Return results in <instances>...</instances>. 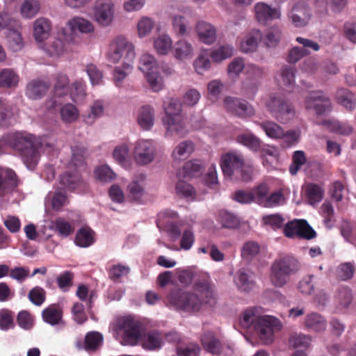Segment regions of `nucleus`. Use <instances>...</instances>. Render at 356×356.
<instances>
[{"label": "nucleus", "mask_w": 356, "mask_h": 356, "mask_svg": "<svg viewBox=\"0 0 356 356\" xmlns=\"http://www.w3.org/2000/svg\"><path fill=\"white\" fill-rule=\"evenodd\" d=\"M193 289V292H190L173 289L168 296V300L176 309L189 313L216 305L217 296L208 277L197 280Z\"/></svg>", "instance_id": "obj_1"}, {"label": "nucleus", "mask_w": 356, "mask_h": 356, "mask_svg": "<svg viewBox=\"0 0 356 356\" xmlns=\"http://www.w3.org/2000/svg\"><path fill=\"white\" fill-rule=\"evenodd\" d=\"M239 325L254 336H257L264 344L274 340L275 332L282 329L280 321L272 316H259L256 307L245 310L239 318Z\"/></svg>", "instance_id": "obj_2"}, {"label": "nucleus", "mask_w": 356, "mask_h": 356, "mask_svg": "<svg viewBox=\"0 0 356 356\" xmlns=\"http://www.w3.org/2000/svg\"><path fill=\"white\" fill-rule=\"evenodd\" d=\"M10 145L17 152L26 166L34 170L40 156L35 137L27 133H16L10 138Z\"/></svg>", "instance_id": "obj_3"}, {"label": "nucleus", "mask_w": 356, "mask_h": 356, "mask_svg": "<svg viewBox=\"0 0 356 356\" xmlns=\"http://www.w3.org/2000/svg\"><path fill=\"white\" fill-rule=\"evenodd\" d=\"M300 268L299 261L290 254H280L272 263L270 266V281L276 287L284 286L290 276L296 274Z\"/></svg>", "instance_id": "obj_4"}, {"label": "nucleus", "mask_w": 356, "mask_h": 356, "mask_svg": "<svg viewBox=\"0 0 356 356\" xmlns=\"http://www.w3.org/2000/svg\"><path fill=\"white\" fill-rule=\"evenodd\" d=\"M265 105L272 117L282 124L287 123L296 116L294 105L282 93L269 94Z\"/></svg>", "instance_id": "obj_5"}, {"label": "nucleus", "mask_w": 356, "mask_h": 356, "mask_svg": "<svg viewBox=\"0 0 356 356\" xmlns=\"http://www.w3.org/2000/svg\"><path fill=\"white\" fill-rule=\"evenodd\" d=\"M124 56V61L133 62L135 58L134 47L123 36L116 37L110 44L106 54L107 60L118 63Z\"/></svg>", "instance_id": "obj_6"}, {"label": "nucleus", "mask_w": 356, "mask_h": 356, "mask_svg": "<svg viewBox=\"0 0 356 356\" xmlns=\"http://www.w3.org/2000/svg\"><path fill=\"white\" fill-rule=\"evenodd\" d=\"M139 69L146 74L147 81L154 92L163 88L162 77L158 73V65L155 58L149 54H144L140 58Z\"/></svg>", "instance_id": "obj_7"}, {"label": "nucleus", "mask_w": 356, "mask_h": 356, "mask_svg": "<svg viewBox=\"0 0 356 356\" xmlns=\"http://www.w3.org/2000/svg\"><path fill=\"white\" fill-rule=\"evenodd\" d=\"M118 330L121 332L122 343L136 346L141 337V323L131 316L124 317L120 322Z\"/></svg>", "instance_id": "obj_8"}, {"label": "nucleus", "mask_w": 356, "mask_h": 356, "mask_svg": "<svg viewBox=\"0 0 356 356\" xmlns=\"http://www.w3.org/2000/svg\"><path fill=\"white\" fill-rule=\"evenodd\" d=\"M284 234L288 238L298 237L307 240L316 236V232L304 219H294L288 222L284 227Z\"/></svg>", "instance_id": "obj_9"}, {"label": "nucleus", "mask_w": 356, "mask_h": 356, "mask_svg": "<svg viewBox=\"0 0 356 356\" xmlns=\"http://www.w3.org/2000/svg\"><path fill=\"white\" fill-rule=\"evenodd\" d=\"M94 20L99 26H109L115 17V6L112 0H97L93 7Z\"/></svg>", "instance_id": "obj_10"}, {"label": "nucleus", "mask_w": 356, "mask_h": 356, "mask_svg": "<svg viewBox=\"0 0 356 356\" xmlns=\"http://www.w3.org/2000/svg\"><path fill=\"white\" fill-rule=\"evenodd\" d=\"M305 106L307 111L318 115H323L331 109L330 100L322 91L310 92L305 99Z\"/></svg>", "instance_id": "obj_11"}, {"label": "nucleus", "mask_w": 356, "mask_h": 356, "mask_svg": "<svg viewBox=\"0 0 356 356\" xmlns=\"http://www.w3.org/2000/svg\"><path fill=\"white\" fill-rule=\"evenodd\" d=\"M171 106L165 108V116L163 118V123L166 130L165 134L169 136L183 137L186 133L185 124L181 114L172 113Z\"/></svg>", "instance_id": "obj_12"}, {"label": "nucleus", "mask_w": 356, "mask_h": 356, "mask_svg": "<svg viewBox=\"0 0 356 356\" xmlns=\"http://www.w3.org/2000/svg\"><path fill=\"white\" fill-rule=\"evenodd\" d=\"M145 179L144 174L136 175L126 189L127 197L130 202L143 204L146 196Z\"/></svg>", "instance_id": "obj_13"}, {"label": "nucleus", "mask_w": 356, "mask_h": 356, "mask_svg": "<svg viewBox=\"0 0 356 356\" xmlns=\"http://www.w3.org/2000/svg\"><path fill=\"white\" fill-rule=\"evenodd\" d=\"M223 102L225 110L239 118H245L254 115V108L245 99L226 97Z\"/></svg>", "instance_id": "obj_14"}, {"label": "nucleus", "mask_w": 356, "mask_h": 356, "mask_svg": "<svg viewBox=\"0 0 356 356\" xmlns=\"http://www.w3.org/2000/svg\"><path fill=\"white\" fill-rule=\"evenodd\" d=\"M244 160L241 154L236 152H228L222 154L220 159V167L223 174L232 177L235 172L243 168Z\"/></svg>", "instance_id": "obj_15"}, {"label": "nucleus", "mask_w": 356, "mask_h": 356, "mask_svg": "<svg viewBox=\"0 0 356 356\" xmlns=\"http://www.w3.org/2000/svg\"><path fill=\"white\" fill-rule=\"evenodd\" d=\"M288 17L294 26L305 27L311 19L312 11L304 2H298L292 8Z\"/></svg>", "instance_id": "obj_16"}, {"label": "nucleus", "mask_w": 356, "mask_h": 356, "mask_svg": "<svg viewBox=\"0 0 356 356\" xmlns=\"http://www.w3.org/2000/svg\"><path fill=\"white\" fill-rule=\"evenodd\" d=\"M134 159L140 165H146L152 162L154 157V147L152 141L140 140L135 146Z\"/></svg>", "instance_id": "obj_17"}, {"label": "nucleus", "mask_w": 356, "mask_h": 356, "mask_svg": "<svg viewBox=\"0 0 356 356\" xmlns=\"http://www.w3.org/2000/svg\"><path fill=\"white\" fill-rule=\"evenodd\" d=\"M49 88V82L40 79H33L27 83L25 95L30 99H40L47 95Z\"/></svg>", "instance_id": "obj_18"}, {"label": "nucleus", "mask_w": 356, "mask_h": 356, "mask_svg": "<svg viewBox=\"0 0 356 356\" xmlns=\"http://www.w3.org/2000/svg\"><path fill=\"white\" fill-rule=\"evenodd\" d=\"M255 16L261 24H266L268 21L280 17V11L277 8H273L268 5L260 2L254 6Z\"/></svg>", "instance_id": "obj_19"}, {"label": "nucleus", "mask_w": 356, "mask_h": 356, "mask_svg": "<svg viewBox=\"0 0 356 356\" xmlns=\"http://www.w3.org/2000/svg\"><path fill=\"white\" fill-rule=\"evenodd\" d=\"M44 53L49 57L58 58L66 51L65 42L59 38H51L47 42H42L39 44Z\"/></svg>", "instance_id": "obj_20"}, {"label": "nucleus", "mask_w": 356, "mask_h": 356, "mask_svg": "<svg viewBox=\"0 0 356 356\" xmlns=\"http://www.w3.org/2000/svg\"><path fill=\"white\" fill-rule=\"evenodd\" d=\"M63 314V308L59 304H51L42 312L43 321L51 325L61 324Z\"/></svg>", "instance_id": "obj_21"}, {"label": "nucleus", "mask_w": 356, "mask_h": 356, "mask_svg": "<svg viewBox=\"0 0 356 356\" xmlns=\"http://www.w3.org/2000/svg\"><path fill=\"white\" fill-rule=\"evenodd\" d=\"M202 346L205 351L212 355H220L222 346L220 339L212 332H207L200 338Z\"/></svg>", "instance_id": "obj_22"}, {"label": "nucleus", "mask_w": 356, "mask_h": 356, "mask_svg": "<svg viewBox=\"0 0 356 356\" xmlns=\"http://www.w3.org/2000/svg\"><path fill=\"white\" fill-rule=\"evenodd\" d=\"M51 30V23L48 19L40 17L34 22L33 35L38 44L48 39Z\"/></svg>", "instance_id": "obj_23"}, {"label": "nucleus", "mask_w": 356, "mask_h": 356, "mask_svg": "<svg viewBox=\"0 0 356 356\" xmlns=\"http://www.w3.org/2000/svg\"><path fill=\"white\" fill-rule=\"evenodd\" d=\"M262 38L261 32L258 29L250 31L240 42L241 50L244 53L254 51Z\"/></svg>", "instance_id": "obj_24"}, {"label": "nucleus", "mask_w": 356, "mask_h": 356, "mask_svg": "<svg viewBox=\"0 0 356 356\" xmlns=\"http://www.w3.org/2000/svg\"><path fill=\"white\" fill-rule=\"evenodd\" d=\"M155 112L152 106L145 105L138 112L137 121L143 130H150L154 124Z\"/></svg>", "instance_id": "obj_25"}, {"label": "nucleus", "mask_w": 356, "mask_h": 356, "mask_svg": "<svg viewBox=\"0 0 356 356\" xmlns=\"http://www.w3.org/2000/svg\"><path fill=\"white\" fill-rule=\"evenodd\" d=\"M303 325L309 331L322 332L326 328L327 321L321 314L311 312L305 316Z\"/></svg>", "instance_id": "obj_26"}, {"label": "nucleus", "mask_w": 356, "mask_h": 356, "mask_svg": "<svg viewBox=\"0 0 356 356\" xmlns=\"http://www.w3.org/2000/svg\"><path fill=\"white\" fill-rule=\"evenodd\" d=\"M196 31L200 40L202 42L211 44L216 41V30L211 24L205 22H199L196 25Z\"/></svg>", "instance_id": "obj_27"}, {"label": "nucleus", "mask_w": 356, "mask_h": 356, "mask_svg": "<svg viewBox=\"0 0 356 356\" xmlns=\"http://www.w3.org/2000/svg\"><path fill=\"white\" fill-rule=\"evenodd\" d=\"M172 51L174 57L179 60H188L193 56L192 44L184 39L178 40L173 46Z\"/></svg>", "instance_id": "obj_28"}, {"label": "nucleus", "mask_w": 356, "mask_h": 356, "mask_svg": "<svg viewBox=\"0 0 356 356\" xmlns=\"http://www.w3.org/2000/svg\"><path fill=\"white\" fill-rule=\"evenodd\" d=\"M83 182V180L79 173L76 172L70 173L65 172L60 177V184L61 190H68L73 191Z\"/></svg>", "instance_id": "obj_29"}, {"label": "nucleus", "mask_w": 356, "mask_h": 356, "mask_svg": "<svg viewBox=\"0 0 356 356\" xmlns=\"http://www.w3.org/2000/svg\"><path fill=\"white\" fill-rule=\"evenodd\" d=\"M94 234V232L90 227H81L76 234L75 244L81 248L90 246L95 242Z\"/></svg>", "instance_id": "obj_30"}, {"label": "nucleus", "mask_w": 356, "mask_h": 356, "mask_svg": "<svg viewBox=\"0 0 356 356\" xmlns=\"http://www.w3.org/2000/svg\"><path fill=\"white\" fill-rule=\"evenodd\" d=\"M19 75L10 69H3L0 72V88H12L17 86Z\"/></svg>", "instance_id": "obj_31"}, {"label": "nucleus", "mask_w": 356, "mask_h": 356, "mask_svg": "<svg viewBox=\"0 0 356 356\" xmlns=\"http://www.w3.org/2000/svg\"><path fill=\"white\" fill-rule=\"evenodd\" d=\"M162 345L163 334L155 330L149 332L143 342V347L149 350L159 349Z\"/></svg>", "instance_id": "obj_32"}, {"label": "nucleus", "mask_w": 356, "mask_h": 356, "mask_svg": "<svg viewBox=\"0 0 356 356\" xmlns=\"http://www.w3.org/2000/svg\"><path fill=\"white\" fill-rule=\"evenodd\" d=\"M337 102L348 111H353L356 106L355 95L346 89H339L337 92Z\"/></svg>", "instance_id": "obj_33"}, {"label": "nucleus", "mask_w": 356, "mask_h": 356, "mask_svg": "<svg viewBox=\"0 0 356 356\" xmlns=\"http://www.w3.org/2000/svg\"><path fill=\"white\" fill-rule=\"evenodd\" d=\"M260 127L266 134L272 139H281L284 134V129L273 121L262 122Z\"/></svg>", "instance_id": "obj_34"}, {"label": "nucleus", "mask_w": 356, "mask_h": 356, "mask_svg": "<svg viewBox=\"0 0 356 356\" xmlns=\"http://www.w3.org/2000/svg\"><path fill=\"white\" fill-rule=\"evenodd\" d=\"M67 25L72 32L78 30L81 33H92L94 31L92 24L90 21L82 17H74L68 21Z\"/></svg>", "instance_id": "obj_35"}, {"label": "nucleus", "mask_w": 356, "mask_h": 356, "mask_svg": "<svg viewBox=\"0 0 356 356\" xmlns=\"http://www.w3.org/2000/svg\"><path fill=\"white\" fill-rule=\"evenodd\" d=\"M86 83L81 79L75 81L71 86L70 96L76 104L82 103L86 96Z\"/></svg>", "instance_id": "obj_36"}, {"label": "nucleus", "mask_w": 356, "mask_h": 356, "mask_svg": "<svg viewBox=\"0 0 356 356\" xmlns=\"http://www.w3.org/2000/svg\"><path fill=\"white\" fill-rule=\"evenodd\" d=\"M202 164L199 160L187 161L182 169L179 171V175L184 177H193L198 176L202 173Z\"/></svg>", "instance_id": "obj_37"}, {"label": "nucleus", "mask_w": 356, "mask_h": 356, "mask_svg": "<svg viewBox=\"0 0 356 356\" xmlns=\"http://www.w3.org/2000/svg\"><path fill=\"white\" fill-rule=\"evenodd\" d=\"M177 356H199L201 348L199 344L194 341H186L177 346Z\"/></svg>", "instance_id": "obj_38"}, {"label": "nucleus", "mask_w": 356, "mask_h": 356, "mask_svg": "<svg viewBox=\"0 0 356 356\" xmlns=\"http://www.w3.org/2000/svg\"><path fill=\"white\" fill-rule=\"evenodd\" d=\"M103 336L98 332H90L84 339V349L88 351H95L102 344Z\"/></svg>", "instance_id": "obj_39"}, {"label": "nucleus", "mask_w": 356, "mask_h": 356, "mask_svg": "<svg viewBox=\"0 0 356 356\" xmlns=\"http://www.w3.org/2000/svg\"><path fill=\"white\" fill-rule=\"evenodd\" d=\"M154 47L159 54L167 55L172 49V39L166 34L161 35L154 40Z\"/></svg>", "instance_id": "obj_40"}, {"label": "nucleus", "mask_w": 356, "mask_h": 356, "mask_svg": "<svg viewBox=\"0 0 356 356\" xmlns=\"http://www.w3.org/2000/svg\"><path fill=\"white\" fill-rule=\"evenodd\" d=\"M325 124L330 131L339 135L348 136L353 131V127L346 122L337 120H330L325 122Z\"/></svg>", "instance_id": "obj_41"}, {"label": "nucleus", "mask_w": 356, "mask_h": 356, "mask_svg": "<svg viewBox=\"0 0 356 356\" xmlns=\"http://www.w3.org/2000/svg\"><path fill=\"white\" fill-rule=\"evenodd\" d=\"M305 193L309 204H314L321 201L324 191L318 184L311 183L306 185Z\"/></svg>", "instance_id": "obj_42"}, {"label": "nucleus", "mask_w": 356, "mask_h": 356, "mask_svg": "<svg viewBox=\"0 0 356 356\" xmlns=\"http://www.w3.org/2000/svg\"><path fill=\"white\" fill-rule=\"evenodd\" d=\"M234 55V47L229 44L222 45L210 53L213 62L220 63Z\"/></svg>", "instance_id": "obj_43"}, {"label": "nucleus", "mask_w": 356, "mask_h": 356, "mask_svg": "<svg viewBox=\"0 0 356 356\" xmlns=\"http://www.w3.org/2000/svg\"><path fill=\"white\" fill-rule=\"evenodd\" d=\"M194 150L193 143L188 140L180 143L173 150L172 156L175 160L187 158Z\"/></svg>", "instance_id": "obj_44"}, {"label": "nucleus", "mask_w": 356, "mask_h": 356, "mask_svg": "<svg viewBox=\"0 0 356 356\" xmlns=\"http://www.w3.org/2000/svg\"><path fill=\"white\" fill-rule=\"evenodd\" d=\"M234 282L237 287L243 291H250L254 286V282L246 273L239 270L237 272Z\"/></svg>", "instance_id": "obj_45"}, {"label": "nucleus", "mask_w": 356, "mask_h": 356, "mask_svg": "<svg viewBox=\"0 0 356 356\" xmlns=\"http://www.w3.org/2000/svg\"><path fill=\"white\" fill-rule=\"evenodd\" d=\"M237 142L248 147L252 151H258L261 145L259 138L252 134H242L237 136Z\"/></svg>", "instance_id": "obj_46"}, {"label": "nucleus", "mask_w": 356, "mask_h": 356, "mask_svg": "<svg viewBox=\"0 0 356 356\" xmlns=\"http://www.w3.org/2000/svg\"><path fill=\"white\" fill-rule=\"evenodd\" d=\"M132 63L124 61L121 67H116L113 71V79L117 86H120L122 81L132 71Z\"/></svg>", "instance_id": "obj_47"}, {"label": "nucleus", "mask_w": 356, "mask_h": 356, "mask_svg": "<svg viewBox=\"0 0 356 356\" xmlns=\"http://www.w3.org/2000/svg\"><path fill=\"white\" fill-rule=\"evenodd\" d=\"M15 314L8 309H0V330L8 331L15 327Z\"/></svg>", "instance_id": "obj_48"}, {"label": "nucleus", "mask_w": 356, "mask_h": 356, "mask_svg": "<svg viewBox=\"0 0 356 356\" xmlns=\"http://www.w3.org/2000/svg\"><path fill=\"white\" fill-rule=\"evenodd\" d=\"M40 7L37 0H25L21 6V14L24 18L31 19L38 13Z\"/></svg>", "instance_id": "obj_49"}, {"label": "nucleus", "mask_w": 356, "mask_h": 356, "mask_svg": "<svg viewBox=\"0 0 356 356\" xmlns=\"http://www.w3.org/2000/svg\"><path fill=\"white\" fill-rule=\"evenodd\" d=\"M74 273L66 270L59 274L56 278L58 287L63 292H67L73 286Z\"/></svg>", "instance_id": "obj_50"}, {"label": "nucleus", "mask_w": 356, "mask_h": 356, "mask_svg": "<svg viewBox=\"0 0 356 356\" xmlns=\"http://www.w3.org/2000/svg\"><path fill=\"white\" fill-rule=\"evenodd\" d=\"M70 79L65 74H59L56 76V81L54 86V93L56 96L63 97L69 91Z\"/></svg>", "instance_id": "obj_51"}, {"label": "nucleus", "mask_w": 356, "mask_h": 356, "mask_svg": "<svg viewBox=\"0 0 356 356\" xmlns=\"http://www.w3.org/2000/svg\"><path fill=\"white\" fill-rule=\"evenodd\" d=\"M54 227L58 234L63 237L70 236L74 231V225L61 217L56 218Z\"/></svg>", "instance_id": "obj_52"}, {"label": "nucleus", "mask_w": 356, "mask_h": 356, "mask_svg": "<svg viewBox=\"0 0 356 356\" xmlns=\"http://www.w3.org/2000/svg\"><path fill=\"white\" fill-rule=\"evenodd\" d=\"M285 197L282 191H276L269 193L262 207L266 208H275L283 205Z\"/></svg>", "instance_id": "obj_53"}, {"label": "nucleus", "mask_w": 356, "mask_h": 356, "mask_svg": "<svg viewBox=\"0 0 356 356\" xmlns=\"http://www.w3.org/2000/svg\"><path fill=\"white\" fill-rule=\"evenodd\" d=\"M252 191L254 195V202L262 207L269 194V186L266 183H261L252 188Z\"/></svg>", "instance_id": "obj_54"}, {"label": "nucleus", "mask_w": 356, "mask_h": 356, "mask_svg": "<svg viewBox=\"0 0 356 356\" xmlns=\"http://www.w3.org/2000/svg\"><path fill=\"white\" fill-rule=\"evenodd\" d=\"M306 156L303 151H295L292 156V163L289 167L290 173L292 175H296L301 166L306 163Z\"/></svg>", "instance_id": "obj_55"}, {"label": "nucleus", "mask_w": 356, "mask_h": 356, "mask_svg": "<svg viewBox=\"0 0 356 356\" xmlns=\"http://www.w3.org/2000/svg\"><path fill=\"white\" fill-rule=\"evenodd\" d=\"M28 297L33 305L40 306L46 300V291L42 287L37 286L30 290Z\"/></svg>", "instance_id": "obj_56"}, {"label": "nucleus", "mask_w": 356, "mask_h": 356, "mask_svg": "<svg viewBox=\"0 0 356 356\" xmlns=\"http://www.w3.org/2000/svg\"><path fill=\"white\" fill-rule=\"evenodd\" d=\"M259 251L260 246L257 242L247 241L241 249V257L245 259H250L258 254Z\"/></svg>", "instance_id": "obj_57"}, {"label": "nucleus", "mask_w": 356, "mask_h": 356, "mask_svg": "<svg viewBox=\"0 0 356 356\" xmlns=\"http://www.w3.org/2000/svg\"><path fill=\"white\" fill-rule=\"evenodd\" d=\"M245 67V63L241 58H235L229 64L227 67L228 76L233 79L238 77L239 74L243 72Z\"/></svg>", "instance_id": "obj_58"}, {"label": "nucleus", "mask_w": 356, "mask_h": 356, "mask_svg": "<svg viewBox=\"0 0 356 356\" xmlns=\"http://www.w3.org/2000/svg\"><path fill=\"white\" fill-rule=\"evenodd\" d=\"M60 116L63 122L71 123L77 119L78 111L74 105L67 104L61 108Z\"/></svg>", "instance_id": "obj_59"}, {"label": "nucleus", "mask_w": 356, "mask_h": 356, "mask_svg": "<svg viewBox=\"0 0 356 356\" xmlns=\"http://www.w3.org/2000/svg\"><path fill=\"white\" fill-rule=\"evenodd\" d=\"M130 272L129 266L122 264L113 265L108 270V277L113 281H118L122 276L127 275Z\"/></svg>", "instance_id": "obj_60"}, {"label": "nucleus", "mask_w": 356, "mask_h": 356, "mask_svg": "<svg viewBox=\"0 0 356 356\" xmlns=\"http://www.w3.org/2000/svg\"><path fill=\"white\" fill-rule=\"evenodd\" d=\"M262 222L273 229L277 230L282 227L284 220L280 213H274L263 216Z\"/></svg>", "instance_id": "obj_61"}, {"label": "nucleus", "mask_w": 356, "mask_h": 356, "mask_svg": "<svg viewBox=\"0 0 356 356\" xmlns=\"http://www.w3.org/2000/svg\"><path fill=\"white\" fill-rule=\"evenodd\" d=\"M72 163L75 166L83 165L87 155V149L82 145H76L72 147Z\"/></svg>", "instance_id": "obj_62"}, {"label": "nucleus", "mask_w": 356, "mask_h": 356, "mask_svg": "<svg viewBox=\"0 0 356 356\" xmlns=\"http://www.w3.org/2000/svg\"><path fill=\"white\" fill-rule=\"evenodd\" d=\"M282 36V31L279 27H272L266 33L264 40L268 47H274L277 45Z\"/></svg>", "instance_id": "obj_63"}, {"label": "nucleus", "mask_w": 356, "mask_h": 356, "mask_svg": "<svg viewBox=\"0 0 356 356\" xmlns=\"http://www.w3.org/2000/svg\"><path fill=\"white\" fill-rule=\"evenodd\" d=\"M295 67L284 65L280 70V76L285 86H291L295 83Z\"/></svg>", "instance_id": "obj_64"}]
</instances>
